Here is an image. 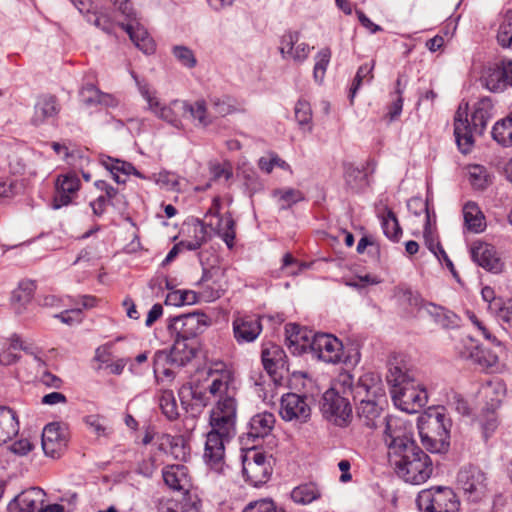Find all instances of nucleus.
<instances>
[{
	"label": "nucleus",
	"instance_id": "obj_1",
	"mask_svg": "<svg viewBox=\"0 0 512 512\" xmlns=\"http://www.w3.org/2000/svg\"><path fill=\"white\" fill-rule=\"evenodd\" d=\"M383 440L388 450V462L399 478L420 485L431 477V458L414 441L409 423L399 417L389 418Z\"/></svg>",
	"mask_w": 512,
	"mask_h": 512
},
{
	"label": "nucleus",
	"instance_id": "obj_2",
	"mask_svg": "<svg viewBox=\"0 0 512 512\" xmlns=\"http://www.w3.org/2000/svg\"><path fill=\"white\" fill-rule=\"evenodd\" d=\"M238 405L235 395L219 398L210 411L203 459L205 464L216 473L225 468V444L236 434Z\"/></svg>",
	"mask_w": 512,
	"mask_h": 512
},
{
	"label": "nucleus",
	"instance_id": "obj_3",
	"mask_svg": "<svg viewBox=\"0 0 512 512\" xmlns=\"http://www.w3.org/2000/svg\"><path fill=\"white\" fill-rule=\"evenodd\" d=\"M340 383L347 388L354 398L365 395L360 399L357 407V417L362 426L368 429H376L382 425L386 427L389 418L394 416H382L381 402L384 398L380 378L372 373L361 376L356 387H352V376L350 374L341 375ZM386 428H384V431Z\"/></svg>",
	"mask_w": 512,
	"mask_h": 512
},
{
	"label": "nucleus",
	"instance_id": "obj_4",
	"mask_svg": "<svg viewBox=\"0 0 512 512\" xmlns=\"http://www.w3.org/2000/svg\"><path fill=\"white\" fill-rule=\"evenodd\" d=\"M387 382L395 406L404 412H419L427 403L426 390L415 380L402 360L394 357L388 363Z\"/></svg>",
	"mask_w": 512,
	"mask_h": 512
},
{
	"label": "nucleus",
	"instance_id": "obj_5",
	"mask_svg": "<svg viewBox=\"0 0 512 512\" xmlns=\"http://www.w3.org/2000/svg\"><path fill=\"white\" fill-rule=\"evenodd\" d=\"M494 106L490 98L484 97L473 106L470 120L465 109L460 106L454 118V135L457 146L463 155L473 148L474 135H482L494 114Z\"/></svg>",
	"mask_w": 512,
	"mask_h": 512
},
{
	"label": "nucleus",
	"instance_id": "obj_6",
	"mask_svg": "<svg viewBox=\"0 0 512 512\" xmlns=\"http://www.w3.org/2000/svg\"><path fill=\"white\" fill-rule=\"evenodd\" d=\"M451 420L444 411L428 413L419 425L422 445L432 453H444L450 446Z\"/></svg>",
	"mask_w": 512,
	"mask_h": 512
},
{
	"label": "nucleus",
	"instance_id": "obj_7",
	"mask_svg": "<svg viewBox=\"0 0 512 512\" xmlns=\"http://www.w3.org/2000/svg\"><path fill=\"white\" fill-rule=\"evenodd\" d=\"M132 76L136 81L140 94L146 100L149 110L159 119L177 129H181V119L186 117L188 102L176 99L168 105H162L156 96V92L150 88L148 83L140 81L134 73H132Z\"/></svg>",
	"mask_w": 512,
	"mask_h": 512
},
{
	"label": "nucleus",
	"instance_id": "obj_8",
	"mask_svg": "<svg viewBox=\"0 0 512 512\" xmlns=\"http://www.w3.org/2000/svg\"><path fill=\"white\" fill-rule=\"evenodd\" d=\"M346 394H351L347 385L343 386L338 380L335 387L328 389L322 397L321 410L324 417L338 426L347 425L352 417V407Z\"/></svg>",
	"mask_w": 512,
	"mask_h": 512
},
{
	"label": "nucleus",
	"instance_id": "obj_9",
	"mask_svg": "<svg viewBox=\"0 0 512 512\" xmlns=\"http://www.w3.org/2000/svg\"><path fill=\"white\" fill-rule=\"evenodd\" d=\"M416 504L421 512H457L460 505L454 491L444 486L420 491Z\"/></svg>",
	"mask_w": 512,
	"mask_h": 512
},
{
	"label": "nucleus",
	"instance_id": "obj_10",
	"mask_svg": "<svg viewBox=\"0 0 512 512\" xmlns=\"http://www.w3.org/2000/svg\"><path fill=\"white\" fill-rule=\"evenodd\" d=\"M242 465L246 481L258 487L270 479L273 471V458L256 449H248L242 457Z\"/></svg>",
	"mask_w": 512,
	"mask_h": 512
},
{
	"label": "nucleus",
	"instance_id": "obj_11",
	"mask_svg": "<svg viewBox=\"0 0 512 512\" xmlns=\"http://www.w3.org/2000/svg\"><path fill=\"white\" fill-rule=\"evenodd\" d=\"M197 348V340L175 337L170 351L158 350L155 352L156 368L163 365H175L176 367L185 366L195 357Z\"/></svg>",
	"mask_w": 512,
	"mask_h": 512
},
{
	"label": "nucleus",
	"instance_id": "obj_12",
	"mask_svg": "<svg viewBox=\"0 0 512 512\" xmlns=\"http://www.w3.org/2000/svg\"><path fill=\"white\" fill-rule=\"evenodd\" d=\"M309 347L319 360L338 364L343 359V344L332 334L316 333L309 342Z\"/></svg>",
	"mask_w": 512,
	"mask_h": 512
},
{
	"label": "nucleus",
	"instance_id": "obj_13",
	"mask_svg": "<svg viewBox=\"0 0 512 512\" xmlns=\"http://www.w3.org/2000/svg\"><path fill=\"white\" fill-rule=\"evenodd\" d=\"M221 209L220 197H215L211 208L209 209L206 219L208 226L225 242L227 247L231 249L234 246L235 239V222L230 214L220 215Z\"/></svg>",
	"mask_w": 512,
	"mask_h": 512
},
{
	"label": "nucleus",
	"instance_id": "obj_14",
	"mask_svg": "<svg viewBox=\"0 0 512 512\" xmlns=\"http://www.w3.org/2000/svg\"><path fill=\"white\" fill-rule=\"evenodd\" d=\"M470 255L473 262L487 272L500 274L505 269L504 261L492 244L480 240L475 241L470 246Z\"/></svg>",
	"mask_w": 512,
	"mask_h": 512
},
{
	"label": "nucleus",
	"instance_id": "obj_15",
	"mask_svg": "<svg viewBox=\"0 0 512 512\" xmlns=\"http://www.w3.org/2000/svg\"><path fill=\"white\" fill-rule=\"evenodd\" d=\"M204 315L189 313L175 317L169 329L177 338L196 340V336L202 332L204 326Z\"/></svg>",
	"mask_w": 512,
	"mask_h": 512
},
{
	"label": "nucleus",
	"instance_id": "obj_16",
	"mask_svg": "<svg viewBox=\"0 0 512 512\" xmlns=\"http://www.w3.org/2000/svg\"><path fill=\"white\" fill-rule=\"evenodd\" d=\"M80 188V180L73 173L61 174L55 181V194L52 200V208L60 209L69 205Z\"/></svg>",
	"mask_w": 512,
	"mask_h": 512
},
{
	"label": "nucleus",
	"instance_id": "obj_17",
	"mask_svg": "<svg viewBox=\"0 0 512 512\" xmlns=\"http://www.w3.org/2000/svg\"><path fill=\"white\" fill-rule=\"evenodd\" d=\"M311 414V409L305 396L288 393L282 396L280 415L286 421L299 420L305 422Z\"/></svg>",
	"mask_w": 512,
	"mask_h": 512
},
{
	"label": "nucleus",
	"instance_id": "obj_18",
	"mask_svg": "<svg viewBox=\"0 0 512 512\" xmlns=\"http://www.w3.org/2000/svg\"><path fill=\"white\" fill-rule=\"evenodd\" d=\"M261 358L264 369L274 381H277L278 378H282L283 371H288L286 354L284 350L276 344H264Z\"/></svg>",
	"mask_w": 512,
	"mask_h": 512
},
{
	"label": "nucleus",
	"instance_id": "obj_19",
	"mask_svg": "<svg viewBox=\"0 0 512 512\" xmlns=\"http://www.w3.org/2000/svg\"><path fill=\"white\" fill-rule=\"evenodd\" d=\"M458 484L462 490L473 500L478 499L485 491L486 477L478 467L468 466L462 468L457 477Z\"/></svg>",
	"mask_w": 512,
	"mask_h": 512
},
{
	"label": "nucleus",
	"instance_id": "obj_20",
	"mask_svg": "<svg viewBox=\"0 0 512 512\" xmlns=\"http://www.w3.org/2000/svg\"><path fill=\"white\" fill-rule=\"evenodd\" d=\"M299 33L288 31L280 39L279 51L283 59H292L296 63H303L309 56L310 46L299 42Z\"/></svg>",
	"mask_w": 512,
	"mask_h": 512
},
{
	"label": "nucleus",
	"instance_id": "obj_21",
	"mask_svg": "<svg viewBox=\"0 0 512 512\" xmlns=\"http://www.w3.org/2000/svg\"><path fill=\"white\" fill-rule=\"evenodd\" d=\"M124 17L126 22H121L119 25L127 32L134 45L147 55L153 54L155 51V42L149 36L144 26L139 23L137 13L135 12L134 19H128L127 16Z\"/></svg>",
	"mask_w": 512,
	"mask_h": 512
},
{
	"label": "nucleus",
	"instance_id": "obj_22",
	"mask_svg": "<svg viewBox=\"0 0 512 512\" xmlns=\"http://www.w3.org/2000/svg\"><path fill=\"white\" fill-rule=\"evenodd\" d=\"M64 431L58 423L47 424L42 432V449L46 456L57 458L66 447Z\"/></svg>",
	"mask_w": 512,
	"mask_h": 512
},
{
	"label": "nucleus",
	"instance_id": "obj_23",
	"mask_svg": "<svg viewBox=\"0 0 512 512\" xmlns=\"http://www.w3.org/2000/svg\"><path fill=\"white\" fill-rule=\"evenodd\" d=\"M46 493L39 487H31L19 493L8 504L10 512H35L45 501Z\"/></svg>",
	"mask_w": 512,
	"mask_h": 512
},
{
	"label": "nucleus",
	"instance_id": "obj_24",
	"mask_svg": "<svg viewBox=\"0 0 512 512\" xmlns=\"http://www.w3.org/2000/svg\"><path fill=\"white\" fill-rule=\"evenodd\" d=\"M262 325L256 316H239L233 321V333L239 344L253 342L260 335Z\"/></svg>",
	"mask_w": 512,
	"mask_h": 512
},
{
	"label": "nucleus",
	"instance_id": "obj_25",
	"mask_svg": "<svg viewBox=\"0 0 512 512\" xmlns=\"http://www.w3.org/2000/svg\"><path fill=\"white\" fill-rule=\"evenodd\" d=\"M275 422L274 414L267 411L252 416L245 433L247 441L255 442L268 436L272 432Z\"/></svg>",
	"mask_w": 512,
	"mask_h": 512
},
{
	"label": "nucleus",
	"instance_id": "obj_26",
	"mask_svg": "<svg viewBox=\"0 0 512 512\" xmlns=\"http://www.w3.org/2000/svg\"><path fill=\"white\" fill-rule=\"evenodd\" d=\"M373 171L368 162H347L345 165V181L353 189H361L368 185L369 174Z\"/></svg>",
	"mask_w": 512,
	"mask_h": 512
},
{
	"label": "nucleus",
	"instance_id": "obj_27",
	"mask_svg": "<svg viewBox=\"0 0 512 512\" xmlns=\"http://www.w3.org/2000/svg\"><path fill=\"white\" fill-rule=\"evenodd\" d=\"M162 476L165 484L175 491L185 490L190 485L188 468L182 464H173L164 467Z\"/></svg>",
	"mask_w": 512,
	"mask_h": 512
},
{
	"label": "nucleus",
	"instance_id": "obj_28",
	"mask_svg": "<svg viewBox=\"0 0 512 512\" xmlns=\"http://www.w3.org/2000/svg\"><path fill=\"white\" fill-rule=\"evenodd\" d=\"M8 342V346L4 347L0 352V365L10 366L17 363L20 359V356L16 352L20 350L33 355L35 360H37L39 363H42V360L31 351L29 346L24 344L19 335L13 334L8 339Z\"/></svg>",
	"mask_w": 512,
	"mask_h": 512
},
{
	"label": "nucleus",
	"instance_id": "obj_29",
	"mask_svg": "<svg viewBox=\"0 0 512 512\" xmlns=\"http://www.w3.org/2000/svg\"><path fill=\"white\" fill-rule=\"evenodd\" d=\"M36 285L34 281L23 280L18 287L13 290L11 295V306L18 315L23 314L27 306L31 303Z\"/></svg>",
	"mask_w": 512,
	"mask_h": 512
},
{
	"label": "nucleus",
	"instance_id": "obj_30",
	"mask_svg": "<svg viewBox=\"0 0 512 512\" xmlns=\"http://www.w3.org/2000/svg\"><path fill=\"white\" fill-rule=\"evenodd\" d=\"M19 433L16 413L6 406H0V446L11 441Z\"/></svg>",
	"mask_w": 512,
	"mask_h": 512
},
{
	"label": "nucleus",
	"instance_id": "obj_31",
	"mask_svg": "<svg viewBox=\"0 0 512 512\" xmlns=\"http://www.w3.org/2000/svg\"><path fill=\"white\" fill-rule=\"evenodd\" d=\"M505 392V385L499 379L483 384L480 388V394L485 398V408L498 409L505 396Z\"/></svg>",
	"mask_w": 512,
	"mask_h": 512
},
{
	"label": "nucleus",
	"instance_id": "obj_32",
	"mask_svg": "<svg viewBox=\"0 0 512 512\" xmlns=\"http://www.w3.org/2000/svg\"><path fill=\"white\" fill-rule=\"evenodd\" d=\"M59 112V106L55 96L45 95L38 99L32 122L35 125L44 123L47 119L56 116Z\"/></svg>",
	"mask_w": 512,
	"mask_h": 512
},
{
	"label": "nucleus",
	"instance_id": "obj_33",
	"mask_svg": "<svg viewBox=\"0 0 512 512\" xmlns=\"http://www.w3.org/2000/svg\"><path fill=\"white\" fill-rule=\"evenodd\" d=\"M503 61L486 67L481 76L482 85L493 92H500L506 88Z\"/></svg>",
	"mask_w": 512,
	"mask_h": 512
},
{
	"label": "nucleus",
	"instance_id": "obj_34",
	"mask_svg": "<svg viewBox=\"0 0 512 512\" xmlns=\"http://www.w3.org/2000/svg\"><path fill=\"white\" fill-rule=\"evenodd\" d=\"M465 227L473 233H481L486 228L485 216L475 202H467L463 207Z\"/></svg>",
	"mask_w": 512,
	"mask_h": 512
},
{
	"label": "nucleus",
	"instance_id": "obj_35",
	"mask_svg": "<svg viewBox=\"0 0 512 512\" xmlns=\"http://www.w3.org/2000/svg\"><path fill=\"white\" fill-rule=\"evenodd\" d=\"M426 313L433 319V321L444 329H453L458 327V316L441 306L433 303H428L424 306Z\"/></svg>",
	"mask_w": 512,
	"mask_h": 512
},
{
	"label": "nucleus",
	"instance_id": "obj_36",
	"mask_svg": "<svg viewBox=\"0 0 512 512\" xmlns=\"http://www.w3.org/2000/svg\"><path fill=\"white\" fill-rule=\"evenodd\" d=\"M290 496L296 504L308 505L321 497V490L317 484L309 482L293 488Z\"/></svg>",
	"mask_w": 512,
	"mask_h": 512
},
{
	"label": "nucleus",
	"instance_id": "obj_37",
	"mask_svg": "<svg viewBox=\"0 0 512 512\" xmlns=\"http://www.w3.org/2000/svg\"><path fill=\"white\" fill-rule=\"evenodd\" d=\"M459 353L463 359L471 360L483 368L491 367L497 362V357L495 355L489 354L486 357L484 355V351L472 341L469 345H465L464 350H461Z\"/></svg>",
	"mask_w": 512,
	"mask_h": 512
},
{
	"label": "nucleus",
	"instance_id": "obj_38",
	"mask_svg": "<svg viewBox=\"0 0 512 512\" xmlns=\"http://www.w3.org/2000/svg\"><path fill=\"white\" fill-rule=\"evenodd\" d=\"M211 383L208 387L209 393L215 397L222 398L228 395H234V391L230 389L231 375L229 371H221L213 373Z\"/></svg>",
	"mask_w": 512,
	"mask_h": 512
},
{
	"label": "nucleus",
	"instance_id": "obj_39",
	"mask_svg": "<svg viewBox=\"0 0 512 512\" xmlns=\"http://www.w3.org/2000/svg\"><path fill=\"white\" fill-rule=\"evenodd\" d=\"M381 227L384 235L393 242H398L402 236V228L398 222L395 213L385 208L384 213L380 216Z\"/></svg>",
	"mask_w": 512,
	"mask_h": 512
},
{
	"label": "nucleus",
	"instance_id": "obj_40",
	"mask_svg": "<svg viewBox=\"0 0 512 512\" xmlns=\"http://www.w3.org/2000/svg\"><path fill=\"white\" fill-rule=\"evenodd\" d=\"M111 174L113 180L118 184H124L130 174L142 177L140 172L135 169L131 162H102Z\"/></svg>",
	"mask_w": 512,
	"mask_h": 512
},
{
	"label": "nucleus",
	"instance_id": "obj_41",
	"mask_svg": "<svg viewBox=\"0 0 512 512\" xmlns=\"http://www.w3.org/2000/svg\"><path fill=\"white\" fill-rule=\"evenodd\" d=\"M490 312L497 317L505 329L512 330V299L494 301L490 306Z\"/></svg>",
	"mask_w": 512,
	"mask_h": 512
},
{
	"label": "nucleus",
	"instance_id": "obj_42",
	"mask_svg": "<svg viewBox=\"0 0 512 512\" xmlns=\"http://www.w3.org/2000/svg\"><path fill=\"white\" fill-rule=\"evenodd\" d=\"M492 137L502 146L512 145V113L507 118L496 122L492 128Z\"/></svg>",
	"mask_w": 512,
	"mask_h": 512
},
{
	"label": "nucleus",
	"instance_id": "obj_43",
	"mask_svg": "<svg viewBox=\"0 0 512 512\" xmlns=\"http://www.w3.org/2000/svg\"><path fill=\"white\" fill-rule=\"evenodd\" d=\"M467 173L471 185L478 190L485 189L490 183V175L486 168L480 164H469L467 166Z\"/></svg>",
	"mask_w": 512,
	"mask_h": 512
},
{
	"label": "nucleus",
	"instance_id": "obj_44",
	"mask_svg": "<svg viewBox=\"0 0 512 512\" xmlns=\"http://www.w3.org/2000/svg\"><path fill=\"white\" fill-rule=\"evenodd\" d=\"M186 117L191 118L195 122V125L200 127H206L211 123L204 101L188 102Z\"/></svg>",
	"mask_w": 512,
	"mask_h": 512
},
{
	"label": "nucleus",
	"instance_id": "obj_45",
	"mask_svg": "<svg viewBox=\"0 0 512 512\" xmlns=\"http://www.w3.org/2000/svg\"><path fill=\"white\" fill-rule=\"evenodd\" d=\"M497 409L483 408L479 415V424L485 440H487L498 428Z\"/></svg>",
	"mask_w": 512,
	"mask_h": 512
},
{
	"label": "nucleus",
	"instance_id": "obj_46",
	"mask_svg": "<svg viewBox=\"0 0 512 512\" xmlns=\"http://www.w3.org/2000/svg\"><path fill=\"white\" fill-rule=\"evenodd\" d=\"M374 66H375V62L371 61L370 63H364L363 65H361L358 68L357 73L354 78V81H353V84H352V87L350 89L351 101L353 100L357 90L360 88V86L363 83H370L373 80Z\"/></svg>",
	"mask_w": 512,
	"mask_h": 512
},
{
	"label": "nucleus",
	"instance_id": "obj_47",
	"mask_svg": "<svg viewBox=\"0 0 512 512\" xmlns=\"http://www.w3.org/2000/svg\"><path fill=\"white\" fill-rule=\"evenodd\" d=\"M295 118L298 124L308 132L312 131V109L306 100H298L294 108Z\"/></svg>",
	"mask_w": 512,
	"mask_h": 512
},
{
	"label": "nucleus",
	"instance_id": "obj_48",
	"mask_svg": "<svg viewBox=\"0 0 512 512\" xmlns=\"http://www.w3.org/2000/svg\"><path fill=\"white\" fill-rule=\"evenodd\" d=\"M159 405L162 413L166 416L168 420H175L178 418V407L172 391H163L159 398Z\"/></svg>",
	"mask_w": 512,
	"mask_h": 512
},
{
	"label": "nucleus",
	"instance_id": "obj_49",
	"mask_svg": "<svg viewBox=\"0 0 512 512\" xmlns=\"http://www.w3.org/2000/svg\"><path fill=\"white\" fill-rule=\"evenodd\" d=\"M497 41L500 46L512 49V13L507 12L499 25Z\"/></svg>",
	"mask_w": 512,
	"mask_h": 512
},
{
	"label": "nucleus",
	"instance_id": "obj_50",
	"mask_svg": "<svg viewBox=\"0 0 512 512\" xmlns=\"http://www.w3.org/2000/svg\"><path fill=\"white\" fill-rule=\"evenodd\" d=\"M330 59L331 51L329 48H322L316 54L313 70V77L316 82L321 83L323 81Z\"/></svg>",
	"mask_w": 512,
	"mask_h": 512
},
{
	"label": "nucleus",
	"instance_id": "obj_51",
	"mask_svg": "<svg viewBox=\"0 0 512 512\" xmlns=\"http://www.w3.org/2000/svg\"><path fill=\"white\" fill-rule=\"evenodd\" d=\"M278 196V203L281 209H288L292 205L304 200V195L296 189H279L274 192Z\"/></svg>",
	"mask_w": 512,
	"mask_h": 512
},
{
	"label": "nucleus",
	"instance_id": "obj_52",
	"mask_svg": "<svg viewBox=\"0 0 512 512\" xmlns=\"http://www.w3.org/2000/svg\"><path fill=\"white\" fill-rule=\"evenodd\" d=\"M201 503L191 499L182 502L169 501L163 505L160 512H200Z\"/></svg>",
	"mask_w": 512,
	"mask_h": 512
},
{
	"label": "nucleus",
	"instance_id": "obj_53",
	"mask_svg": "<svg viewBox=\"0 0 512 512\" xmlns=\"http://www.w3.org/2000/svg\"><path fill=\"white\" fill-rule=\"evenodd\" d=\"M287 341L290 345L300 346L301 350H305L307 347L306 342H309L307 332L302 330L296 324H289L286 326Z\"/></svg>",
	"mask_w": 512,
	"mask_h": 512
},
{
	"label": "nucleus",
	"instance_id": "obj_54",
	"mask_svg": "<svg viewBox=\"0 0 512 512\" xmlns=\"http://www.w3.org/2000/svg\"><path fill=\"white\" fill-rule=\"evenodd\" d=\"M194 235V240H186L178 243L181 249L189 251L197 250L206 241V228L202 222H198V224L194 226Z\"/></svg>",
	"mask_w": 512,
	"mask_h": 512
},
{
	"label": "nucleus",
	"instance_id": "obj_55",
	"mask_svg": "<svg viewBox=\"0 0 512 512\" xmlns=\"http://www.w3.org/2000/svg\"><path fill=\"white\" fill-rule=\"evenodd\" d=\"M211 102L213 110L222 116H227L237 111L236 101L229 96L215 97Z\"/></svg>",
	"mask_w": 512,
	"mask_h": 512
},
{
	"label": "nucleus",
	"instance_id": "obj_56",
	"mask_svg": "<svg viewBox=\"0 0 512 512\" xmlns=\"http://www.w3.org/2000/svg\"><path fill=\"white\" fill-rule=\"evenodd\" d=\"M169 444L171 447V454L176 460L184 461L189 456V448L183 436L178 435L170 437Z\"/></svg>",
	"mask_w": 512,
	"mask_h": 512
},
{
	"label": "nucleus",
	"instance_id": "obj_57",
	"mask_svg": "<svg viewBox=\"0 0 512 512\" xmlns=\"http://www.w3.org/2000/svg\"><path fill=\"white\" fill-rule=\"evenodd\" d=\"M196 301V294L193 291H173L168 293L166 303L175 306L193 304Z\"/></svg>",
	"mask_w": 512,
	"mask_h": 512
},
{
	"label": "nucleus",
	"instance_id": "obj_58",
	"mask_svg": "<svg viewBox=\"0 0 512 512\" xmlns=\"http://www.w3.org/2000/svg\"><path fill=\"white\" fill-rule=\"evenodd\" d=\"M172 53L174 57L185 67L193 68L195 67L197 60L193 51L182 45L174 46L172 49Z\"/></svg>",
	"mask_w": 512,
	"mask_h": 512
},
{
	"label": "nucleus",
	"instance_id": "obj_59",
	"mask_svg": "<svg viewBox=\"0 0 512 512\" xmlns=\"http://www.w3.org/2000/svg\"><path fill=\"white\" fill-rule=\"evenodd\" d=\"M52 148L59 157L72 158L74 160L89 158V155L85 154L87 152V150L70 149L67 146L62 145L57 142L52 143Z\"/></svg>",
	"mask_w": 512,
	"mask_h": 512
},
{
	"label": "nucleus",
	"instance_id": "obj_60",
	"mask_svg": "<svg viewBox=\"0 0 512 512\" xmlns=\"http://www.w3.org/2000/svg\"><path fill=\"white\" fill-rule=\"evenodd\" d=\"M243 512H283V510L278 509L272 500L262 499L249 503Z\"/></svg>",
	"mask_w": 512,
	"mask_h": 512
},
{
	"label": "nucleus",
	"instance_id": "obj_61",
	"mask_svg": "<svg viewBox=\"0 0 512 512\" xmlns=\"http://www.w3.org/2000/svg\"><path fill=\"white\" fill-rule=\"evenodd\" d=\"M84 422L97 436H106L108 434L103 417L95 414L88 415L84 418Z\"/></svg>",
	"mask_w": 512,
	"mask_h": 512
},
{
	"label": "nucleus",
	"instance_id": "obj_62",
	"mask_svg": "<svg viewBox=\"0 0 512 512\" xmlns=\"http://www.w3.org/2000/svg\"><path fill=\"white\" fill-rule=\"evenodd\" d=\"M211 173L214 180L224 179L227 182L233 175L232 166L230 162H218L211 167Z\"/></svg>",
	"mask_w": 512,
	"mask_h": 512
},
{
	"label": "nucleus",
	"instance_id": "obj_63",
	"mask_svg": "<svg viewBox=\"0 0 512 512\" xmlns=\"http://www.w3.org/2000/svg\"><path fill=\"white\" fill-rule=\"evenodd\" d=\"M158 185L165 189H174L179 184V178L176 174L168 171L159 172L155 178Z\"/></svg>",
	"mask_w": 512,
	"mask_h": 512
},
{
	"label": "nucleus",
	"instance_id": "obj_64",
	"mask_svg": "<svg viewBox=\"0 0 512 512\" xmlns=\"http://www.w3.org/2000/svg\"><path fill=\"white\" fill-rule=\"evenodd\" d=\"M34 448V444L27 438H21L13 442L8 450L17 456H26Z\"/></svg>",
	"mask_w": 512,
	"mask_h": 512
}]
</instances>
